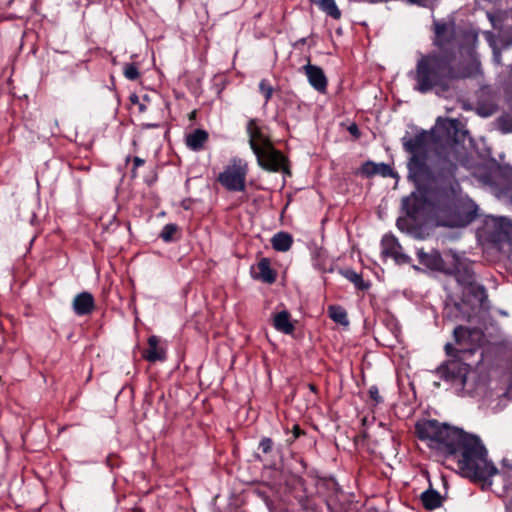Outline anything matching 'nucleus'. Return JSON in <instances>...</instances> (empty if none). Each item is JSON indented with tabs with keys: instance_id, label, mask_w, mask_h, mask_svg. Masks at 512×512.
Returning a JSON list of instances; mask_svg holds the SVG:
<instances>
[{
	"instance_id": "6e6552de",
	"label": "nucleus",
	"mask_w": 512,
	"mask_h": 512,
	"mask_svg": "<svg viewBox=\"0 0 512 512\" xmlns=\"http://www.w3.org/2000/svg\"><path fill=\"white\" fill-rule=\"evenodd\" d=\"M305 75L307 76L309 84L319 93H325L327 90L328 80L323 71L319 66L312 65L308 61L306 65L302 67Z\"/></svg>"
},
{
	"instance_id": "f8f14e48",
	"label": "nucleus",
	"mask_w": 512,
	"mask_h": 512,
	"mask_svg": "<svg viewBox=\"0 0 512 512\" xmlns=\"http://www.w3.org/2000/svg\"><path fill=\"white\" fill-rule=\"evenodd\" d=\"M449 199L450 197L446 200L445 204H443L442 206L440 207H433L431 210H429L426 214H424L422 217L420 218H414V217H411L408 215V213H406L407 217L408 218H405V217H400L397 219V222H396V225L397 227L401 230V231H409L414 225H415V222L417 221H422L424 220L426 217H428L430 214L432 213H435L437 211H441V210H444V208H446L448 202H449ZM402 208L403 210H406L404 208V205L402 204ZM407 212V211H405Z\"/></svg>"
},
{
	"instance_id": "39448f33",
	"label": "nucleus",
	"mask_w": 512,
	"mask_h": 512,
	"mask_svg": "<svg viewBox=\"0 0 512 512\" xmlns=\"http://www.w3.org/2000/svg\"><path fill=\"white\" fill-rule=\"evenodd\" d=\"M469 371L470 366L457 359L448 360L436 369L440 378L450 383L458 393L465 390Z\"/></svg>"
},
{
	"instance_id": "f3484780",
	"label": "nucleus",
	"mask_w": 512,
	"mask_h": 512,
	"mask_svg": "<svg viewBox=\"0 0 512 512\" xmlns=\"http://www.w3.org/2000/svg\"><path fill=\"white\" fill-rule=\"evenodd\" d=\"M292 243L293 238L287 232H278L271 239L273 249L279 252L288 251L291 248Z\"/></svg>"
},
{
	"instance_id": "a211bd4d",
	"label": "nucleus",
	"mask_w": 512,
	"mask_h": 512,
	"mask_svg": "<svg viewBox=\"0 0 512 512\" xmlns=\"http://www.w3.org/2000/svg\"><path fill=\"white\" fill-rule=\"evenodd\" d=\"M159 339L153 335L148 339V347L142 352V357L150 363L160 360V350L158 349Z\"/></svg>"
},
{
	"instance_id": "9d476101",
	"label": "nucleus",
	"mask_w": 512,
	"mask_h": 512,
	"mask_svg": "<svg viewBox=\"0 0 512 512\" xmlns=\"http://www.w3.org/2000/svg\"><path fill=\"white\" fill-rule=\"evenodd\" d=\"M72 308L78 316L90 315L95 309V299L91 293L81 292L74 297Z\"/></svg>"
},
{
	"instance_id": "4be33fe9",
	"label": "nucleus",
	"mask_w": 512,
	"mask_h": 512,
	"mask_svg": "<svg viewBox=\"0 0 512 512\" xmlns=\"http://www.w3.org/2000/svg\"><path fill=\"white\" fill-rule=\"evenodd\" d=\"M310 2L334 19L341 17V11L338 9L334 0H310Z\"/></svg>"
},
{
	"instance_id": "b1692460",
	"label": "nucleus",
	"mask_w": 512,
	"mask_h": 512,
	"mask_svg": "<svg viewBox=\"0 0 512 512\" xmlns=\"http://www.w3.org/2000/svg\"><path fill=\"white\" fill-rule=\"evenodd\" d=\"M329 317L336 323L347 326L349 324L347 312L344 308L337 305H330L328 307Z\"/></svg>"
},
{
	"instance_id": "cd10ccee",
	"label": "nucleus",
	"mask_w": 512,
	"mask_h": 512,
	"mask_svg": "<svg viewBox=\"0 0 512 512\" xmlns=\"http://www.w3.org/2000/svg\"><path fill=\"white\" fill-rule=\"evenodd\" d=\"M123 75L130 81H136L140 78V72L136 63H125L123 66Z\"/></svg>"
},
{
	"instance_id": "c9c22d12",
	"label": "nucleus",
	"mask_w": 512,
	"mask_h": 512,
	"mask_svg": "<svg viewBox=\"0 0 512 512\" xmlns=\"http://www.w3.org/2000/svg\"><path fill=\"white\" fill-rule=\"evenodd\" d=\"M348 131L355 138H359L360 137V130H359L358 126L355 123L351 124L348 127Z\"/></svg>"
},
{
	"instance_id": "ea45409f",
	"label": "nucleus",
	"mask_w": 512,
	"mask_h": 512,
	"mask_svg": "<svg viewBox=\"0 0 512 512\" xmlns=\"http://www.w3.org/2000/svg\"><path fill=\"white\" fill-rule=\"evenodd\" d=\"M130 101H131V103H134V104L138 103V104H139V98H138V96H137V95H135V94H132V95L130 96Z\"/></svg>"
},
{
	"instance_id": "4468645a",
	"label": "nucleus",
	"mask_w": 512,
	"mask_h": 512,
	"mask_svg": "<svg viewBox=\"0 0 512 512\" xmlns=\"http://www.w3.org/2000/svg\"><path fill=\"white\" fill-rule=\"evenodd\" d=\"M258 273L254 278L259 279L265 283L272 284L276 280V272L270 266L268 258H262L257 264Z\"/></svg>"
},
{
	"instance_id": "37998d69",
	"label": "nucleus",
	"mask_w": 512,
	"mask_h": 512,
	"mask_svg": "<svg viewBox=\"0 0 512 512\" xmlns=\"http://www.w3.org/2000/svg\"><path fill=\"white\" fill-rule=\"evenodd\" d=\"M145 109H146V106L143 103H139V110L141 112H143V111H145Z\"/></svg>"
},
{
	"instance_id": "dca6fc26",
	"label": "nucleus",
	"mask_w": 512,
	"mask_h": 512,
	"mask_svg": "<svg viewBox=\"0 0 512 512\" xmlns=\"http://www.w3.org/2000/svg\"><path fill=\"white\" fill-rule=\"evenodd\" d=\"M273 325L276 330L285 334H291L295 328L290 320V314L288 311L276 313L273 318Z\"/></svg>"
},
{
	"instance_id": "20e7f679",
	"label": "nucleus",
	"mask_w": 512,
	"mask_h": 512,
	"mask_svg": "<svg viewBox=\"0 0 512 512\" xmlns=\"http://www.w3.org/2000/svg\"><path fill=\"white\" fill-rule=\"evenodd\" d=\"M247 133L249 135V145L257 157L258 164L263 169L272 172L283 170L288 174L290 173L288 167L285 165L286 158L281 152L277 151L270 140L263 135L255 119L249 120Z\"/></svg>"
},
{
	"instance_id": "ddd939ff",
	"label": "nucleus",
	"mask_w": 512,
	"mask_h": 512,
	"mask_svg": "<svg viewBox=\"0 0 512 512\" xmlns=\"http://www.w3.org/2000/svg\"><path fill=\"white\" fill-rule=\"evenodd\" d=\"M361 172L367 177L379 174L383 177H390L394 175L392 168L385 163L376 164L372 161H367L362 165Z\"/></svg>"
},
{
	"instance_id": "7c9ffc66",
	"label": "nucleus",
	"mask_w": 512,
	"mask_h": 512,
	"mask_svg": "<svg viewBox=\"0 0 512 512\" xmlns=\"http://www.w3.org/2000/svg\"><path fill=\"white\" fill-rule=\"evenodd\" d=\"M273 441L271 438H263L259 443V448L264 454H268L272 451Z\"/></svg>"
},
{
	"instance_id": "f257e3e1",
	"label": "nucleus",
	"mask_w": 512,
	"mask_h": 512,
	"mask_svg": "<svg viewBox=\"0 0 512 512\" xmlns=\"http://www.w3.org/2000/svg\"><path fill=\"white\" fill-rule=\"evenodd\" d=\"M432 44L436 48L421 55L411 73L414 90L428 93L447 92L460 80L481 73V63L475 51L478 34L473 30L457 32L454 21L433 22Z\"/></svg>"
},
{
	"instance_id": "c85d7f7f",
	"label": "nucleus",
	"mask_w": 512,
	"mask_h": 512,
	"mask_svg": "<svg viewBox=\"0 0 512 512\" xmlns=\"http://www.w3.org/2000/svg\"><path fill=\"white\" fill-rule=\"evenodd\" d=\"M462 308H463L462 304L458 303V302L454 303L452 306L446 307L447 317H452V315H454L456 318H458L461 315V319L469 320L470 315L465 314L462 311Z\"/></svg>"
},
{
	"instance_id": "58836bf2",
	"label": "nucleus",
	"mask_w": 512,
	"mask_h": 512,
	"mask_svg": "<svg viewBox=\"0 0 512 512\" xmlns=\"http://www.w3.org/2000/svg\"><path fill=\"white\" fill-rule=\"evenodd\" d=\"M494 61L497 64H501V54L499 51L494 50Z\"/></svg>"
},
{
	"instance_id": "0eeeda50",
	"label": "nucleus",
	"mask_w": 512,
	"mask_h": 512,
	"mask_svg": "<svg viewBox=\"0 0 512 512\" xmlns=\"http://www.w3.org/2000/svg\"><path fill=\"white\" fill-rule=\"evenodd\" d=\"M417 257L419 262L430 270L443 272L445 274L452 273V269L446 268L440 252L436 249H431L429 252H425L423 249H418Z\"/></svg>"
},
{
	"instance_id": "72a5a7b5",
	"label": "nucleus",
	"mask_w": 512,
	"mask_h": 512,
	"mask_svg": "<svg viewBox=\"0 0 512 512\" xmlns=\"http://www.w3.org/2000/svg\"><path fill=\"white\" fill-rule=\"evenodd\" d=\"M392 258H394L397 263H409L410 261V257L400 252V250H398Z\"/></svg>"
},
{
	"instance_id": "a878e982",
	"label": "nucleus",
	"mask_w": 512,
	"mask_h": 512,
	"mask_svg": "<svg viewBox=\"0 0 512 512\" xmlns=\"http://www.w3.org/2000/svg\"><path fill=\"white\" fill-rule=\"evenodd\" d=\"M496 127L502 133H512V110L503 113L496 119Z\"/></svg>"
},
{
	"instance_id": "2eb2a0df",
	"label": "nucleus",
	"mask_w": 512,
	"mask_h": 512,
	"mask_svg": "<svg viewBox=\"0 0 512 512\" xmlns=\"http://www.w3.org/2000/svg\"><path fill=\"white\" fill-rule=\"evenodd\" d=\"M208 137L207 131L196 129L186 135V145L194 151H199L203 149L204 144L208 141Z\"/></svg>"
},
{
	"instance_id": "aec40b11",
	"label": "nucleus",
	"mask_w": 512,
	"mask_h": 512,
	"mask_svg": "<svg viewBox=\"0 0 512 512\" xmlns=\"http://www.w3.org/2000/svg\"><path fill=\"white\" fill-rule=\"evenodd\" d=\"M463 297H473L475 302L481 306L487 299V294L485 288L482 285L477 284L475 281L471 286H468L463 290Z\"/></svg>"
},
{
	"instance_id": "2f4dec72",
	"label": "nucleus",
	"mask_w": 512,
	"mask_h": 512,
	"mask_svg": "<svg viewBox=\"0 0 512 512\" xmlns=\"http://www.w3.org/2000/svg\"><path fill=\"white\" fill-rule=\"evenodd\" d=\"M368 394L370 396V398L376 403V404H379V403H382L383 402V398L380 396L379 394V390H378V387L373 385L369 388L368 390Z\"/></svg>"
},
{
	"instance_id": "5701e85b",
	"label": "nucleus",
	"mask_w": 512,
	"mask_h": 512,
	"mask_svg": "<svg viewBox=\"0 0 512 512\" xmlns=\"http://www.w3.org/2000/svg\"><path fill=\"white\" fill-rule=\"evenodd\" d=\"M381 245L382 254L386 257H393L397 253V251L401 249V246L398 243L397 239L390 235H385L382 238Z\"/></svg>"
},
{
	"instance_id": "1a4fd4ad",
	"label": "nucleus",
	"mask_w": 512,
	"mask_h": 512,
	"mask_svg": "<svg viewBox=\"0 0 512 512\" xmlns=\"http://www.w3.org/2000/svg\"><path fill=\"white\" fill-rule=\"evenodd\" d=\"M453 335L455 342L458 345L463 346V348L460 351H465V346L480 341L483 336V333L480 328H469L459 325L454 328Z\"/></svg>"
},
{
	"instance_id": "473e14b6",
	"label": "nucleus",
	"mask_w": 512,
	"mask_h": 512,
	"mask_svg": "<svg viewBox=\"0 0 512 512\" xmlns=\"http://www.w3.org/2000/svg\"><path fill=\"white\" fill-rule=\"evenodd\" d=\"M145 163V160L140 158V157H134L133 159V168H132V177L135 178L136 177V169L142 165H144Z\"/></svg>"
},
{
	"instance_id": "9b49d317",
	"label": "nucleus",
	"mask_w": 512,
	"mask_h": 512,
	"mask_svg": "<svg viewBox=\"0 0 512 512\" xmlns=\"http://www.w3.org/2000/svg\"><path fill=\"white\" fill-rule=\"evenodd\" d=\"M493 95L494 91L491 86H482L478 91L477 111L481 116H490L497 110V105L493 101L485 103L483 100L484 97Z\"/></svg>"
},
{
	"instance_id": "423d86ee",
	"label": "nucleus",
	"mask_w": 512,
	"mask_h": 512,
	"mask_svg": "<svg viewBox=\"0 0 512 512\" xmlns=\"http://www.w3.org/2000/svg\"><path fill=\"white\" fill-rule=\"evenodd\" d=\"M247 164L241 160H233L231 165L225 167L218 175V182L228 191L242 192L246 187Z\"/></svg>"
},
{
	"instance_id": "a18cd8bd",
	"label": "nucleus",
	"mask_w": 512,
	"mask_h": 512,
	"mask_svg": "<svg viewBox=\"0 0 512 512\" xmlns=\"http://www.w3.org/2000/svg\"><path fill=\"white\" fill-rule=\"evenodd\" d=\"M434 385H435L436 387H439V386H440V383L435 382V383H434Z\"/></svg>"
},
{
	"instance_id": "e433bc0d",
	"label": "nucleus",
	"mask_w": 512,
	"mask_h": 512,
	"mask_svg": "<svg viewBox=\"0 0 512 512\" xmlns=\"http://www.w3.org/2000/svg\"><path fill=\"white\" fill-rule=\"evenodd\" d=\"M454 350H455V349H454V347H453V345H452L451 343H447V344L445 345V351H446V353H447L448 355H452V353H453V351H454Z\"/></svg>"
},
{
	"instance_id": "c03bdc74",
	"label": "nucleus",
	"mask_w": 512,
	"mask_h": 512,
	"mask_svg": "<svg viewBox=\"0 0 512 512\" xmlns=\"http://www.w3.org/2000/svg\"><path fill=\"white\" fill-rule=\"evenodd\" d=\"M143 100H144V101H148V100H149L148 96H147V95H145V96L143 97Z\"/></svg>"
},
{
	"instance_id": "bb28decb",
	"label": "nucleus",
	"mask_w": 512,
	"mask_h": 512,
	"mask_svg": "<svg viewBox=\"0 0 512 512\" xmlns=\"http://www.w3.org/2000/svg\"><path fill=\"white\" fill-rule=\"evenodd\" d=\"M180 237V229L176 224H167L162 229V240L166 242L175 241Z\"/></svg>"
},
{
	"instance_id": "7ed1b4c3",
	"label": "nucleus",
	"mask_w": 512,
	"mask_h": 512,
	"mask_svg": "<svg viewBox=\"0 0 512 512\" xmlns=\"http://www.w3.org/2000/svg\"><path fill=\"white\" fill-rule=\"evenodd\" d=\"M415 433L419 439L428 440V446L445 459L456 462L464 477L484 482L498 473L494 463L488 460L487 449L477 435L434 419L417 422Z\"/></svg>"
},
{
	"instance_id": "393cba45",
	"label": "nucleus",
	"mask_w": 512,
	"mask_h": 512,
	"mask_svg": "<svg viewBox=\"0 0 512 512\" xmlns=\"http://www.w3.org/2000/svg\"><path fill=\"white\" fill-rule=\"evenodd\" d=\"M343 276L352 282L359 290H366L369 288V284L366 283L360 274L352 269H346L342 272Z\"/></svg>"
},
{
	"instance_id": "6ab92c4d",
	"label": "nucleus",
	"mask_w": 512,
	"mask_h": 512,
	"mask_svg": "<svg viewBox=\"0 0 512 512\" xmlns=\"http://www.w3.org/2000/svg\"><path fill=\"white\" fill-rule=\"evenodd\" d=\"M423 506L428 510H434L442 505V497L439 492L433 489L424 491L421 495Z\"/></svg>"
},
{
	"instance_id": "a19ab883",
	"label": "nucleus",
	"mask_w": 512,
	"mask_h": 512,
	"mask_svg": "<svg viewBox=\"0 0 512 512\" xmlns=\"http://www.w3.org/2000/svg\"><path fill=\"white\" fill-rule=\"evenodd\" d=\"M156 180H157V176H156V174H155V175L152 177V179H146V183H147L148 185H152L153 183H155V182H156Z\"/></svg>"
},
{
	"instance_id": "79ce46f5",
	"label": "nucleus",
	"mask_w": 512,
	"mask_h": 512,
	"mask_svg": "<svg viewBox=\"0 0 512 512\" xmlns=\"http://www.w3.org/2000/svg\"><path fill=\"white\" fill-rule=\"evenodd\" d=\"M506 512H512V499L506 505Z\"/></svg>"
},
{
	"instance_id": "c756f323",
	"label": "nucleus",
	"mask_w": 512,
	"mask_h": 512,
	"mask_svg": "<svg viewBox=\"0 0 512 512\" xmlns=\"http://www.w3.org/2000/svg\"><path fill=\"white\" fill-rule=\"evenodd\" d=\"M259 90L261 93H263L265 102L267 103L273 94V87L269 84V82L266 79H262L259 83Z\"/></svg>"
},
{
	"instance_id": "f03ea898",
	"label": "nucleus",
	"mask_w": 512,
	"mask_h": 512,
	"mask_svg": "<svg viewBox=\"0 0 512 512\" xmlns=\"http://www.w3.org/2000/svg\"><path fill=\"white\" fill-rule=\"evenodd\" d=\"M433 133L421 130L414 137L404 136V150L411 154L408 160V179L416 186V191L403 198V205L409 216L420 218L433 207L445 204L450 196L451 180L457 165L447 156L438 155L432 168L427 164L431 150Z\"/></svg>"
},
{
	"instance_id": "4c0bfd02",
	"label": "nucleus",
	"mask_w": 512,
	"mask_h": 512,
	"mask_svg": "<svg viewBox=\"0 0 512 512\" xmlns=\"http://www.w3.org/2000/svg\"><path fill=\"white\" fill-rule=\"evenodd\" d=\"M293 433H294V439L299 437V435H301L303 433V431L300 429L299 426H294L293 428Z\"/></svg>"
},
{
	"instance_id": "412c9836",
	"label": "nucleus",
	"mask_w": 512,
	"mask_h": 512,
	"mask_svg": "<svg viewBox=\"0 0 512 512\" xmlns=\"http://www.w3.org/2000/svg\"><path fill=\"white\" fill-rule=\"evenodd\" d=\"M455 275L456 281L464 287L471 286L475 282L474 272L467 266L459 267L455 271L452 269V273Z\"/></svg>"
},
{
	"instance_id": "f704fd0d",
	"label": "nucleus",
	"mask_w": 512,
	"mask_h": 512,
	"mask_svg": "<svg viewBox=\"0 0 512 512\" xmlns=\"http://www.w3.org/2000/svg\"><path fill=\"white\" fill-rule=\"evenodd\" d=\"M106 463L108 466H110L111 468H114V467H117L119 464H118V456L117 455H114V454H111L107 457L106 459Z\"/></svg>"
}]
</instances>
